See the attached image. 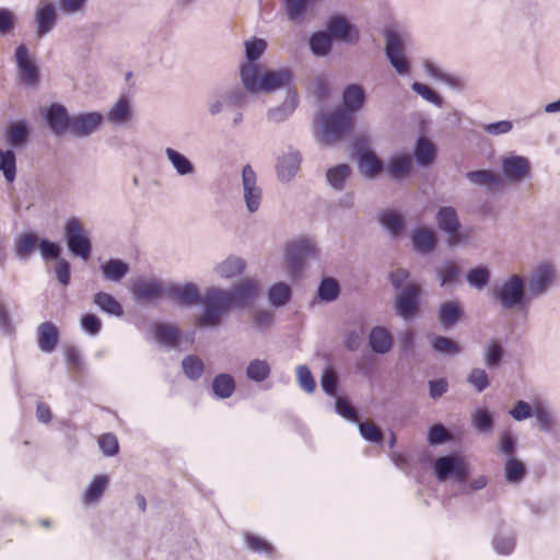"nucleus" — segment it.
Wrapping results in <instances>:
<instances>
[{
    "label": "nucleus",
    "instance_id": "9",
    "mask_svg": "<svg viewBox=\"0 0 560 560\" xmlns=\"http://www.w3.org/2000/svg\"><path fill=\"white\" fill-rule=\"evenodd\" d=\"M242 190L247 212H257L262 201V189L258 185L256 172L249 164L244 165L242 168Z\"/></svg>",
    "mask_w": 560,
    "mask_h": 560
},
{
    "label": "nucleus",
    "instance_id": "10",
    "mask_svg": "<svg viewBox=\"0 0 560 560\" xmlns=\"http://www.w3.org/2000/svg\"><path fill=\"white\" fill-rule=\"evenodd\" d=\"M500 166L503 177L514 184L524 182L532 172L530 161L526 156L514 153L501 156Z\"/></svg>",
    "mask_w": 560,
    "mask_h": 560
},
{
    "label": "nucleus",
    "instance_id": "45",
    "mask_svg": "<svg viewBox=\"0 0 560 560\" xmlns=\"http://www.w3.org/2000/svg\"><path fill=\"white\" fill-rule=\"evenodd\" d=\"M504 355L503 345L495 339L490 340L483 350V361L489 369H495L500 365Z\"/></svg>",
    "mask_w": 560,
    "mask_h": 560
},
{
    "label": "nucleus",
    "instance_id": "63",
    "mask_svg": "<svg viewBox=\"0 0 560 560\" xmlns=\"http://www.w3.org/2000/svg\"><path fill=\"white\" fill-rule=\"evenodd\" d=\"M433 349L441 354H457L460 352V347L451 338L439 336L432 342Z\"/></svg>",
    "mask_w": 560,
    "mask_h": 560
},
{
    "label": "nucleus",
    "instance_id": "34",
    "mask_svg": "<svg viewBox=\"0 0 560 560\" xmlns=\"http://www.w3.org/2000/svg\"><path fill=\"white\" fill-rule=\"evenodd\" d=\"M463 315V308L457 301L443 302L439 307V320L443 327L456 324Z\"/></svg>",
    "mask_w": 560,
    "mask_h": 560
},
{
    "label": "nucleus",
    "instance_id": "48",
    "mask_svg": "<svg viewBox=\"0 0 560 560\" xmlns=\"http://www.w3.org/2000/svg\"><path fill=\"white\" fill-rule=\"evenodd\" d=\"M415 158L419 165L431 164L435 158V147L430 140L420 138L416 144Z\"/></svg>",
    "mask_w": 560,
    "mask_h": 560
},
{
    "label": "nucleus",
    "instance_id": "62",
    "mask_svg": "<svg viewBox=\"0 0 560 560\" xmlns=\"http://www.w3.org/2000/svg\"><path fill=\"white\" fill-rule=\"evenodd\" d=\"M411 89L413 92H416L418 95H420L423 100L427 102L441 107L443 104V98L430 86L420 83V82H413L411 84Z\"/></svg>",
    "mask_w": 560,
    "mask_h": 560
},
{
    "label": "nucleus",
    "instance_id": "5",
    "mask_svg": "<svg viewBox=\"0 0 560 560\" xmlns=\"http://www.w3.org/2000/svg\"><path fill=\"white\" fill-rule=\"evenodd\" d=\"M319 132L316 136L320 144L330 145L339 141L350 130L353 117L350 113L336 109L329 114H323L318 118Z\"/></svg>",
    "mask_w": 560,
    "mask_h": 560
},
{
    "label": "nucleus",
    "instance_id": "16",
    "mask_svg": "<svg viewBox=\"0 0 560 560\" xmlns=\"http://www.w3.org/2000/svg\"><path fill=\"white\" fill-rule=\"evenodd\" d=\"M354 149L358 154V165L360 172L369 177L375 178L383 171V162L374 151L364 145L361 139L354 142Z\"/></svg>",
    "mask_w": 560,
    "mask_h": 560
},
{
    "label": "nucleus",
    "instance_id": "41",
    "mask_svg": "<svg viewBox=\"0 0 560 560\" xmlns=\"http://www.w3.org/2000/svg\"><path fill=\"white\" fill-rule=\"evenodd\" d=\"M285 15L291 22H301L308 10L311 0H281Z\"/></svg>",
    "mask_w": 560,
    "mask_h": 560
},
{
    "label": "nucleus",
    "instance_id": "27",
    "mask_svg": "<svg viewBox=\"0 0 560 560\" xmlns=\"http://www.w3.org/2000/svg\"><path fill=\"white\" fill-rule=\"evenodd\" d=\"M58 328L51 322L42 323L37 328V342L43 352H52L58 343Z\"/></svg>",
    "mask_w": 560,
    "mask_h": 560
},
{
    "label": "nucleus",
    "instance_id": "21",
    "mask_svg": "<svg viewBox=\"0 0 560 560\" xmlns=\"http://www.w3.org/2000/svg\"><path fill=\"white\" fill-rule=\"evenodd\" d=\"M439 228L448 234V243L455 246L459 243L458 230L460 226L457 212L453 207H442L436 213Z\"/></svg>",
    "mask_w": 560,
    "mask_h": 560
},
{
    "label": "nucleus",
    "instance_id": "33",
    "mask_svg": "<svg viewBox=\"0 0 560 560\" xmlns=\"http://www.w3.org/2000/svg\"><path fill=\"white\" fill-rule=\"evenodd\" d=\"M108 477L105 475L95 476L82 495L84 504H95L100 501L108 486Z\"/></svg>",
    "mask_w": 560,
    "mask_h": 560
},
{
    "label": "nucleus",
    "instance_id": "26",
    "mask_svg": "<svg viewBox=\"0 0 560 560\" xmlns=\"http://www.w3.org/2000/svg\"><path fill=\"white\" fill-rule=\"evenodd\" d=\"M365 102V91L359 84H349L345 88L342 92V104L343 109L347 113H357L359 112Z\"/></svg>",
    "mask_w": 560,
    "mask_h": 560
},
{
    "label": "nucleus",
    "instance_id": "64",
    "mask_svg": "<svg viewBox=\"0 0 560 560\" xmlns=\"http://www.w3.org/2000/svg\"><path fill=\"white\" fill-rule=\"evenodd\" d=\"M472 424L480 432H488L493 427L492 415L486 409H477L472 413Z\"/></svg>",
    "mask_w": 560,
    "mask_h": 560
},
{
    "label": "nucleus",
    "instance_id": "14",
    "mask_svg": "<svg viewBox=\"0 0 560 560\" xmlns=\"http://www.w3.org/2000/svg\"><path fill=\"white\" fill-rule=\"evenodd\" d=\"M34 21L36 25V36L43 38L57 25L58 12L56 5L47 0L39 1L34 13Z\"/></svg>",
    "mask_w": 560,
    "mask_h": 560
},
{
    "label": "nucleus",
    "instance_id": "25",
    "mask_svg": "<svg viewBox=\"0 0 560 560\" xmlns=\"http://www.w3.org/2000/svg\"><path fill=\"white\" fill-rule=\"evenodd\" d=\"M298 104V94L288 90L287 96L281 105L270 108L267 112V119L272 124H280L287 120L294 112Z\"/></svg>",
    "mask_w": 560,
    "mask_h": 560
},
{
    "label": "nucleus",
    "instance_id": "39",
    "mask_svg": "<svg viewBox=\"0 0 560 560\" xmlns=\"http://www.w3.org/2000/svg\"><path fill=\"white\" fill-rule=\"evenodd\" d=\"M412 243L417 252L428 254L434 249L436 237L429 229H418L412 234Z\"/></svg>",
    "mask_w": 560,
    "mask_h": 560
},
{
    "label": "nucleus",
    "instance_id": "3",
    "mask_svg": "<svg viewBox=\"0 0 560 560\" xmlns=\"http://www.w3.org/2000/svg\"><path fill=\"white\" fill-rule=\"evenodd\" d=\"M493 299L502 311H525L529 307L530 296L526 289L525 278L518 273H512L492 290Z\"/></svg>",
    "mask_w": 560,
    "mask_h": 560
},
{
    "label": "nucleus",
    "instance_id": "51",
    "mask_svg": "<svg viewBox=\"0 0 560 560\" xmlns=\"http://www.w3.org/2000/svg\"><path fill=\"white\" fill-rule=\"evenodd\" d=\"M382 225L393 235L396 236L404 230L402 217L394 210H384L380 214Z\"/></svg>",
    "mask_w": 560,
    "mask_h": 560
},
{
    "label": "nucleus",
    "instance_id": "23",
    "mask_svg": "<svg viewBox=\"0 0 560 560\" xmlns=\"http://www.w3.org/2000/svg\"><path fill=\"white\" fill-rule=\"evenodd\" d=\"M5 143L13 150L23 148L30 138V126L26 120L11 121L4 131Z\"/></svg>",
    "mask_w": 560,
    "mask_h": 560
},
{
    "label": "nucleus",
    "instance_id": "35",
    "mask_svg": "<svg viewBox=\"0 0 560 560\" xmlns=\"http://www.w3.org/2000/svg\"><path fill=\"white\" fill-rule=\"evenodd\" d=\"M412 160L408 154L394 155L387 164L386 171L393 179H401L411 170Z\"/></svg>",
    "mask_w": 560,
    "mask_h": 560
},
{
    "label": "nucleus",
    "instance_id": "37",
    "mask_svg": "<svg viewBox=\"0 0 560 560\" xmlns=\"http://www.w3.org/2000/svg\"><path fill=\"white\" fill-rule=\"evenodd\" d=\"M101 271L105 279L119 282L129 271V266L121 259L112 258L101 265Z\"/></svg>",
    "mask_w": 560,
    "mask_h": 560
},
{
    "label": "nucleus",
    "instance_id": "59",
    "mask_svg": "<svg viewBox=\"0 0 560 560\" xmlns=\"http://www.w3.org/2000/svg\"><path fill=\"white\" fill-rule=\"evenodd\" d=\"M267 47L266 40L261 38H253L245 43V55L247 61L245 63H256L255 61L264 54Z\"/></svg>",
    "mask_w": 560,
    "mask_h": 560
},
{
    "label": "nucleus",
    "instance_id": "50",
    "mask_svg": "<svg viewBox=\"0 0 560 560\" xmlns=\"http://www.w3.org/2000/svg\"><path fill=\"white\" fill-rule=\"evenodd\" d=\"M94 303L105 313L121 316L124 311L120 303L110 294L98 292L94 295Z\"/></svg>",
    "mask_w": 560,
    "mask_h": 560
},
{
    "label": "nucleus",
    "instance_id": "29",
    "mask_svg": "<svg viewBox=\"0 0 560 560\" xmlns=\"http://www.w3.org/2000/svg\"><path fill=\"white\" fill-rule=\"evenodd\" d=\"M470 184L485 187L489 190L499 188L502 185V178L499 174L490 170L471 171L466 174Z\"/></svg>",
    "mask_w": 560,
    "mask_h": 560
},
{
    "label": "nucleus",
    "instance_id": "58",
    "mask_svg": "<svg viewBox=\"0 0 560 560\" xmlns=\"http://www.w3.org/2000/svg\"><path fill=\"white\" fill-rule=\"evenodd\" d=\"M221 96L229 107H242L246 103V94L240 86L223 90Z\"/></svg>",
    "mask_w": 560,
    "mask_h": 560
},
{
    "label": "nucleus",
    "instance_id": "40",
    "mask_svg": "<svg viewBox=\"0 0 560 560\" xmlns=\"http://www.w3.org/2000/svg\"><path fill=\"white\" fill-rule=\"evenodd\" d=\"M350 175L351 168L348 164H338L326 172V179L334 189L342 190Z\"/></svg>",
    "mask_w": 560,
    "mask_h": 560
},
{
    "label": "nucleus",
    "instance_id": "17",
    "mask_svg": "<svg viewBox=\"0 0 560 560\" xmlns=\"http://www.w3.org/2000/svg\"><path fill=\"white\" fill-rule=\"evenodd\" d=\"M104 116L97 112L81 113L71 116V130L70 133L85 138L96 132L103 125Z\"/></svg>",
    "mask_w": 560,
    "mask_h": 560
},
{
    "label": "nucleus",
    "instance_id": "20",
    "mask_svg": "<svg viewBox=\"0 0 560 560\" xmlns=\"http://www.w3.org/2000/svg\"><path fill=\"white\" fill-rule=\"evenodd\" d=\"M164 155L177 176L183 178L196 176L197 167L195 163L178 150L166 147L164 149Z\"/></svg>",
    "mask_w": 560,
    "mask_h": 560
},
{
    "label": "nucleus",
    "instance_id": "44",
    "mask_svg": "<svg viewBox=\"0 0 560 560\" xmlns=\"http://www.w3.org/2000/svg\"><path fill=\"white\" fill-rule=\"evenodd\" d=\"M271 373L268 361L261 359L252 360L246 368V376L256 383L266 381Z\"/></svg>",
    "mask_w": 560,
    "mask_h": 560
},
{
    "label": "nucleus",
    "instance_id": "22",
    "mask_svg": "<svg viewBox=\"0 0 560 560\" xmlns=\"http://www.w3.org/2000/svg\"><path fill=\"white\" fill-rule=\"evenodd\" d=\"M47 124L56 136L63 135L66 131L71 130V116L65 106L60 104H52L47 109L46 114Z\"/></svg>",
    "mask_w": 560,
    "mask_h": 560
},
{
    "label": "nucleus",
    "instance_id": "60",
    "mask_svg": "<svg viewBox=\"0 0 560 560\" xmlns=\"http://www.w3.org/2000/svg\"><path fill=\"white\" fill-rule=\"evenodd\" d=\"M535 402L530 405L525 400H517L514 406L509 410V415L515 421H525L534 416Z\"/></svg>",
    "mask_w": 560,
    "mask_h": 560
},
{
    "label": "nucleus",
    "instance_id": "12",
    "mask_svg": "<svg viewBox=\"0 0 560 560\" xmlns=\"http://www.w3.org/2000/svg\"><path fill=\"white\" fill-rule=\"evenodd\" d=\"M14 57L21 82L30 88L37 86L39 81V68L35 59L31 56L26 45H19L15 48Z\"/></svg>",
    "mask_w": 560,
    "mask_h": 560
},
{
    "label": "nucleus",
    "instance_id": "18",
    "mask_svg": "<svg viewBox=\"0 0 560 560\" xmlns=\"http://www.w3.org/2000/svg\"><path fill=\"white\" fill-rule=\"evenodd\" d=\"M167 282L152 278L137 281L132 288L133 298L141 302H151L166 298Z\"/></svg>",
    "mask_w": 560,
    "mask_h": 560
},
{
    "label": "nucleus",
    "instance_id": "42",
    "mask_svg": "<svg viewBox=\"0 0 560 560\" xmlns=\"http://www.w3.org/2000/svg\"><path fill=\"white\" fill-rule=\"evenodd\" d=\"M212 390L221 399L229 398L235 390V381L226 373L218 374L212 381Z\"/></svg>",
    "mask_w": 560,
    "mask_h": 560
},
{
    "label": "nucleus",
    "instance_id": "46",
    "mask_svg": "<svg viewBox=\"0 0 560 560\" xmlns=\"http://www.w3.org/2000/svg\"><path fill=\"white\" fill-rule=\"evenodd\" d=\"M526 475L523 462L515 457H508L504 464V478L509 483H520Z\"/></svg>",
    "mask_w": 560,
    "mask_h": 560
},
{
    "label": "nucleus",
    "instance_id": "19",
    "mask_svg": "<svg viewBox=\"0 0 560 560\" xmlns=\"http://www.w3.org/2000/svg\"><path fill=\"white\" fill-rule=\"evenodd\" d=\"M419 294L420 287L416 283H408L402 288L395 300L397 314L405 319L412 317L418 310Z\"/></svg>",
    "mask_w": 560,
    "mask_h": 560
},
{
    "label": "nucleus",
    "instance_id": "38",
    "mask_svg": "<svg viewBox=\"0 0 560 560\" xmlns=\"http://www.w3.org/2000/svg\"><path fill=\"white\" fill-rule=\"evenodd\" d=\"M132 117V109L129 101L120 97L109 109L107 119L109 122L121 125L129 121Z\"/></svg>",
    "mask_w": 560,
    "mask_h": 560
},
{
    "label": "nucleus",
    "instance_id": "6",
    "mask_svg": "<svg viewBox=\"0 0 560 560\" xmlns=\"http://www.w3.org/2000/svg\"><path fill=\"white\" fill-rule=\"evenodd\" d=\"M385 37V55L390 66L398 75L407 77L410 74V61L405 55L406 36L395 30L386 28Z\"/></svg>",
    "mask_w": 560,
    "mask_h": 560
},
{
    "label": "nucleus",
    "instance_id": "30",
    "mask_svg": "<svg viewBox=\"0 0 560 560\" xmlns=\"http://www.w3.org/2000/svg\"><path fill=\"white\" fill-rule=\"evenodd\" d=\"M353 26L343 16H334L328 22L329 35L352 43L357 42L358 33L353 34Z\"/></svg>",
    "mask_w": 560,
    "mask_h": 560
},
{
    "label": "nucleus",
    "instance_id": "8",
    "mask_svg": "<svg viewBox=\"0 0 560 560\" xmlns=\"http://www.w3.org/2000/svg\"><path fill=\"white\" fill-rule=\"evenodd\" d=\"M65 235L69 250L74 256L86 260L90 256L92 244L79 219L71 218L66 222Z\"/></svg>",
    "mask_w": 560,
    "mask_h": 560
},
{
    "label": "nucleus",
    "instance_id": "15",
    "mask_svg": "<svg viewBox=\"0 0 560 560\" xmlns=\"http://www.w3.org/2000/svg\"><path fill=\"white\" fill-rule=\"evenodd\" d=\"M302 163L301 153L289 148L277 158L276 171L281 183H290L299 173Z\"/></svg>",
    "mask_w": 560,
    "mask_h": 560
},
{
    "label": "nucleus",
    "instance_id": "13",
    "mask_svg": "<svg viewBox=\"0 0 560 560\" xmlns=\"http://www.w3.org/2000/svg\"><path fill=\"white\" fill-rule=\"evenodd\" d=\"M166 298L182 306L190 307L195 304L201 306L202 294L197 284L192 282L185 284L167 282Z\"/></svg>",
    "mask_w": 560,
    "mask_h": 560
},
{
    "label": "nucleus",
    "instance_id": "4",
    "mask_svg": "<svg viewBox=\"0 0 560 560\" xmlns=\"http://www.w3.org/2000/svg\"><path fill=\"white\" fill-rule=\"evenodd\" d=\"M318 247L314 238L300 237L289 242L284 250V261L290 277L300 276L307 259L316 258Z\"/></svg>",
    "mask_w": 560,
    "mask_h": 560
},
{
    "label": "nucleus",
    "instance_id": "55",
    "mask_svg": "<svg viewBox=\"0 0 560 560\" xmlns=\"http://www.w3.org/2000/svg\"><path fill=\"white\" fill-rule=\"evenodd\" d=\"M440 284L442 287L453 284L459 277L460 268L454 261H446L438 269Z\"/></svg>",
    "mask_w": 560,
    "mask_h": 560
},
{
    "label": "nucleus",
    "instance_id": "54",
    "mask_svg": "<svg viewBox=\"0 0 560 560\" xmlns=\"http://www.w3.org/2000/svg\"><path fill=\"white\" fill-rule=\"evenodd\" d=\"M310 48L316 56H325L331 48V36L325 32L315 33L310 39Z\"/></svg>",
    "mask_w": 560,
    "mask_h": 560
},
{
    "label": "nucleus",
    "instance_id": "36",
    "mask_svg": "<svg viewBox=\"0 0 560 560\" xmlns=\"http://www.w3.org/2000/svg\"><path fill=\"white\" fill-rule=\"evenodd\" d=\"M38 236L33 232L22 233L14 241V253L20 259H27L38 245Z\"/></svg>",
    "mask_w": 560,
    "mask_h": 560
},
{
    "label": "nucleus",
    "instance_id": "56",
    "mask_svg": "<svg viewBox=\"0 0 560 560\" xmlns=\"http://www.w3.org/2000/svg\"><path fill=\"white\" fill-rule=\"evenodd\" d=\"M515 546V538L512 532L500 530L493 538V547L498 553L509 555Z\"/></svg>",
    "mask_w": 560,
    "mask_h": 560
},
{
    "label": "nucleus",
    "instance_id": "31",
    "mask_svg": "<svg viewBox=\"0 0 560 560\" xmlns=\"http://www.w3.org/2000/svg\"><path fill=\"white\" fill-rule=\"evenodd\" d=\"M369 345L374 352L385 354L393 347L392 335L386 328L376 326L369 335Z\"/></svg>",
    "mask_w": 560,
    "mask_h": 560
},
{
    "label": "nucleus",
    "instance_id": "28",
    "mask_svg": "<svg viewBox=\"0 0 560 560\" xmlns=\"http://www.w3.org/2000/svg\"><path fill=\"white\" fill-rule=\"evenodd\" d=\"M154 337L163 347L177 348L180 342V330L175 325L159 323L154 326Z\"/></svg>",
    "mask_w": 560,
    "mask_h": 560
},
{
    "label": "nucleus",
    "instance_id": "53",
    "mask_svg": "<svg viewBox=\"0 0 560 560\" xmlns=\"http://www.w3.org/2000/svg\"><path fill=\"white\" fill-rule=\"evenodd\" d=\"M184 374L189 380H198L203 373V362L197 355H187L182 361Z\"/></svg>",
    "mask_w": 560,
    "mask_h": 560
},
{
    "label": "nucleus",
    "instance_id": "43",
    "mask_svg": "<svg viewBox=\"0 0 560 560\" xmlns=\"http://www.w3.org/2000/svg\"><path fill=\"white\" fill-rule=\"evenodd\" d=\"M292 295L291 287L285 282H278L268 290V301L275 307L285 305Z\"/></svg>",
    "mask_w": 560,
    "mask_h": 560
},
{
    "label": "nucleus",
    "instance_id": "32",
    "mask_svg": "<svg viewBox=\"0 0 560 560\" xmlns=\"http://www.w3.org/2000/svg\"><path fill=\"white\" fill-rule=\"evenodd\" d=\"M540 431L552 433L557 428V420L553 412L541 401H535L534 416Z\"/></svg>",
    "mask_w": 560,
    "mask_h": 560
},
{
    "label": "nucleus",
    "instance_id": "52",
    "mask_svg": "<svg viewBox=\"0 0 560 560\" xmlns=\"http://www.w3.org/2000/svg\"><path fill=\"white\" fill-rule=\"evenodd\" d=\"M468 284L477 290L485 289L490 280V270L487 267L478 266L466 273Z\"/></svg>",
    "mask_w": 560,
    "mask_h": 560
},
{
    "label": "nucleus",
    "instance_id": "7",
    "mask_svg": "<svg viewBox=\"0 0 560 560\" xmlns=\"http://www.w3.org/2000/svg\"><path fill=\"white\" fill-rule=\"evenodd\" d=\"M557 270L550 262H539L532 268L526 282V289L532 300L546 295L556 284Z\"/></svg>",
    "mask_w": 560,
    "mask_h": 560
},
{
    "label": "nucleus",
    "instance_id": "61",
    "mask_svg": "<svg viewBox=\"0 0 560 560\" xmlns=\"http://www.w3.org/2000/svg\"><path fill=\"white\" fill-rule=\"evenodd\" d=\"M467 383L471 385L478 393H481L490 385V380L483 369L475 368L468 374Z\"/></svg>",
    "mask_w": 560,
    "mask_h": 560
},
{
    "label": "nucleus",
    "instance_id": "11",
    "mask_svg": "<svg viewBox=\"0 0 560 560\" xmlns=\"http://www.w3.org/2000/svg\"><path fill=\"white\" fill-rule=\"evenodd\" d=\"M434 471L440 481L453 478L464 482L469 475L467 464L456 455L441 456L434 462Z\"/></svg>",
    "mask_w": 560,
    "mask_h": 560
},
{
    "label": "nucleus",
    "instance_id": "49",
    "mask_svg": "<svg viewBox=\"0 0 560 560\" xmlns=\"http://www.w3.org/2000/svg\"><path fill=\"white\" fill-rule=\"evenodd\" d=\"M340 293V287L336 279L331 277H325L322 279L318 290L317 296L320 301L329 303L335 301Z\"/></svg>",
    "mask_w": 560,
    "mask_h": 560
},
{
    "label": "nucleus",
    "instance_id": "47",
    "mask_svg": "<svg viewBox=\"0 0 560 560\" xmlns=\"http://www.w3.org/2000/svg\"><path fill=\"white\" fill-rule=\"evenodd\" d=\"M0 171L9 184L14 182L16 176V156L12 149L2 150L0 148Z\"/></svg>",
    "mask_w": 560,
    "mask_h": 560
},
{
    "label": "nucleus",
    "instance_id": "2",
    "mask_svg": "<svg viewBox=\"0 0 560 560\" xmlns=\"http://www.w3.org/2000/svg\"><path fill=\"white\" fill-rule=\"evenodd\" d=\"M243 86L250 93H271L280 89H289L292 82V71L289 68H278L260 72L258 63H243L240 71Z\"/></svg>",
    "mask_w": 560,
    "mask_h": 560
},
{
    "label": "nucleus",
    "instance_id": "57",
    "mask_svg": "<svg viewBox=\"0 0 560 560\" xmlns=\"http://www.w3.org/2000/svg\"><path fill=\"white\" fill-rule=\"evenodd\" d=\"M296 381L299 386L307 394L314 393L316 388V382L312 375L311 370L306 365H298L295 369Z\"/></svg>",
    "mask_w": 560,
    "mask_h": 560
},
{
    "label": "nucleus",
    "instance_id": "1",
    "mask_svg": "<svg viewBox=\"0 0 560 560\" xmlns=\"http://www.w3.org/2000/svg\"><path fill=\"white\" fill-rule=\"evenodd\" d=\"M260 292L259 281L246 278L231 289L209 287L202 293L201 310L195 325L203 329H217L232 310L244 308L255 302Z\"/></svg>",
    "mask_w": 560,
    "mask_h": 560
},
{
    "label": "nucleus",
    "instance_id": "24",
    "mask_svg": "<svg viewBox=\"0 0 560 560\" xmlns=\"http://www.w3.org/2000/svg\"><path fill=\"white\" fill-rule=\"evenodd\" d=\"M245 267L243 258L231 255L214 265L213 273L220 279L229 280L243 273Z\"/></svg>",
    "mask_w": 560,
    "mask_h": 560
}]
</instances>
